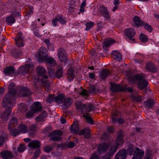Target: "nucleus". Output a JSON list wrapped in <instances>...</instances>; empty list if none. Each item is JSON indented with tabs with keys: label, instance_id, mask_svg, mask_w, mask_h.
<instances>
[{
	"label": "nucleus",
	"instance_id": "f257e3e1",
	"mask_svg": "<svg viewBox=\"0 0 159 159\" xmlns=\"http://www.w3.org/2000/svg\"><path fill=\"white\" fill-rule=\"evenodd\" d=\"M14 86L13 83L10 84L8 87L9 92L4 97L3 105L5 110L2 114L1 118L5 120H7L9 117L11 111V108L13 106L15 102L14 98L16 91L14 89Z\"/></svg>",
	"mask_w": 159,
	"mask_h": 159
},
{
	"label": "nucleus",
	"instance_id": "f03ea898",
	"mask_svg": "<svg viewBox=\"0 0 159 159\" xmlns=\"http://www.w3.org/2000/svg\"><path fill=\"white\" fill-rule=\"evenodd\" d=\"M36 72L39 76V78H40L41 82L43 84L44 88L49 90L50 82L48 81L47 76L45 74L46 70L42 66H39L37 68Z\"/></svg>",
	"mask_w": 159,
	"mask_h": 159
},
{
	"label": "nucleus",
	"instance_id": "7ed1b4c3",
	"mask_svg": "<svg viewBox=\"0 0 159 159\" xmlns=\"http://www.w3.org/2000/svg\"><path fill=\"white\" fill-rule=\"evenodd\" d=\"M144 76L143 75H136L134 77H129V80L133 83H136L137 81L139 82L138 86L139 88L143 89L148 84V82L144 79Z\"/></svg>",
	"mask_w": 159,
	"mask_h": 159
},
{
	"label": "nucleus",
	"instance_id": "20e7f679",
	"mask_svg": "<svg viewBox=\"0 0 159 159\" xmlns=\"http://www.w3.org/2000/svg\"><path fill=\"white\" fill-rule=\"evenodd\" d=\"M122 133V132L121 131L118 132L116 143L115 145L112 146L111 147L109 150V156L110 157L112 156L116 152L119 146L120 145H122L123 143Z\"/></svg>",
	"mask_w": 159,
	"mask_h": 159
},
{
	"label": "nucleus",
	"instance_id": "39448f33",
	"mask_svg": "<svg viewBox=\"0 0 159 159\" xmlns=\"http://www.w3.org/2000/svg\"><path fill=\"white\" fill-rule=\"evenodd\" d=\"M127 151L130 155H131L134 152L132 159H142L144 154V151L140 150L138 148L133 147L132 144L129 145Z\"/></svg>",
	"mask_w": 159,
	"mask_h": 159
},
{
	"label": "nucleus",
	"instance_id": "423d86ee",
	"mask_svg": "<svg viewBox=\"0 0 159 159\" xmlns=\"http://www.w3.org/2000/svg\"><path fill=\"white\" fill-rule=\"evenodd\" d=\"M75 105L77 109L81 112H89L95 109L94 106L93 104L87 103L86 104H83L80 102H76Z\"/></svg>",
	"mask_w": 159,
	"mask_h": 159
},
{
	"label": "nucleus",
	"instance_id": "0eeeda50",
	"mask_svg": "<svg viewBox=\"0 0 159 159\" xmlns=\"http://www.w3.org/2000/svg\"><path fill=\"white\" fill-rule=\"evenodd\" d=\"M45 60L47 63L48 74L51 77L54 76V70L52 68L56 64V61L52 57H47Z\"/></svg>",
	"mask_w": 159,
	"mask_h": 159
},
{
	"label": "nucleus",
	"instance_id": "6e6552de",
	"mask_svg": "<svg viewBox=\"0 0 159 159\" xmlns=\"http://www.w3.org/2000/svg\"><path fill=\"white\" fill-rule=\"evenodd\" d=\"M100 16H102L105 20H109L110 16L107 8L102 5H100L98 7Z\"/></svg>",
	"mask_w": 159,
	"mask_h": 159
},
{
	"label": "nucleus",
	"instance_id": "1a4fd4ad",
	"mask_svg": "<svg viewBox=\"0 0 159 159\" xmlns=\"http://www.w3.org/2000/svg\"><path fill=\"white\" fill-rule=\"evenodd\" d=\"M135 33L134 30L131 28H128L124 31L125 35L127 37L128 41L130 42L134 41V39L132 38L134 36Z\"/></svg>",
	"mask_w": 159,
	"mask_h": 159
},
{
	"label": "nucleus",
	"instance_id": "9d476101",
	"mask_svg": "<svg viewBox=\"0 0 159 159\" xmlns=\"http://www.w3.org/2000/svg\"><path fill=\"white\" fill-rule=\"evenodd\" d=\"M48 55L47 50L45 48H41L39 49L37 57L41 61H45Z\"/></svg>",
	"mask_w": 159,
	"mask_h": 159
},
{
	"label": "nucleus",
	"instance_id": "9b49d317",
	"mask_svg": "<svg viewBox=\"0 0 159 159\" xmlns=\"http://www.w3.org/2000/svg\"><path fill=\"white\" fill-rule=\"evenodd\" d=\"M62 133L61 131L58 130H55L52 132L50 134L51 136L50 138V140L53 141H57L60 140L61 139V137L58 136L61 135Z\"/></svg>",
	"mask_w": 159,
	"mask_h": 159
},
{
	"label": "nucleus",
	"instance_id": "f8f14e48",
	"mask_svg": "<svg viewBox=\"0 0 159 159\" xmlns=\"http://www.w3.org/2000/svg\"><path fill=\"white\" fill-rule=\"evenodd\" d=\"M33 64H27L24 66L20 67L18 68V72L19 74L25 75V73L27 72L29 69L31 68L33 69Z\"/></svg>",
	"mask_w": 159,
	"mask_h": 159
},
{
	"label": "nucleus",
	"instance_id": "ddd939ff",
	"mask_svg": "<svg viewBox=\"0 0 159 159\" xmlns=\"http://www.w3.org/2000/svg\"><path fill=\"white\" fill-rule=\"evenodd\" d=\"M57 55L61 61L65 60L67 57V54L65 49L62 48L58 50Z\"/></svg>",
	"mask_w": 159,
	"mask_h": 159
},
{
	"label": "nucleus",
	"instance_id": "4468645a",
	"mask_svg": "<svg viewBox=\"0 0 159 159\" xmlns=\"http://www.w3.org/2000/svg\"><path fill=\"white\" fill-rule=\"evenodd\" d=\"M22 34L21 33H19L16 38L15 39L16 43L19 47H22L24 45L23 39L22 38Z\"/></svg>",
	"mask_w": 159,
	"mask_h": 159
},
{
	"label": "nucleus",
	"instance_id": "2eb2a0df",
	"mask_svg": "<svg viewBox=\"0 0 159 159\" xmlns=\"http://www.w3.org/2000/svg\"><path fill=\"white\" fill-rule=\"evenodd\" d=\"M126 88L120 86L119 84H114L111 85V90L113 92H115L119 91H125Z\"/></svg>",
	"mask_w": 159,
	"mask_h": 159
},
{
	"label": "nucleus",
	"instance_id": "dca6fc26",
	"mask_svg": "<svg viewBox=\"0 0 159 159\" xmlns=\"http://www.w3.org/2000/svg\"><path fill=\"white\" fill-rule=\"evenodd\" d=\"M41 143L39 141L35 140L30 142L28 144V146L34 149L39 147Z\"/></svg>",
	"mask_w": 159,
	"mask_h": 159
},
{
	"label": "nucleus",
	"instance_id": "f3484780",
	"mask_svg": "<svg viewBox=\"0 0 159 159\" xmlns=\"http://www.w3.org/2000/svg\"><path fill=\"white\" fill-rule=\"evenodd\" d=\"M126 156V151L125 149L119 151L116 154L115 159H125Z\"/></svg>",
	"mask_w": 159,
	"mask_h": 159
},
{
	"label": "nucleus",
	"instance_id": "a211bd4d",
	"mask_svg": "<svg viewBox=\"0 0 159 159\" xmlns=\"http://www.w3.org/2000/svg\"><path fill=\"white\" fill-rule=\"evenodd\" d=\"M115 43V40L112 38L107 39L104 41L103 48L104 49H105V48L112 45Z\"/></svg>",
	"mask_w": 159,
	"mask_h": 159
},
{
	"label": "nucleus",
	"instance_id": "6ab92c4d",
	"mask_svg": "<svg viewBox=\"0 0 159 159\" xmlns=\"http://www.w3.org/2000/svg\"><path fill=\"white\" fill-rule=\"evenodd\" d=\"M70 129L71 132L72 133L79 134V133L80 132V128L77 123H74L71 126Z\"/></svg>",
	"mask_w": 159,
	"mask_h": 159
},
{
	"label": "nucleus",
	"instance_id": "aec40b11",
	"mask_svg": "<svg viewBox=\"0 0 159 159\" xmlns=\"http://www.w3.org/2000/svg\"><path fill=\"white\" fill-rule=\"evenodd\" d=\"M31 109L34 112H36L38 111H41L42 109V107L40 102H36L34 103V104L32 106V108Z\"/></svg>",
	"mask_w": 159,
	"mask_h": 159
},
{
	"label": "nucleus",
	"instance_id": "412c9836",
	"mask_svg": "<svg viewBox=\"0 0 159 159\" xmlns=\"http://www.w3.org/2000/svg\"><path fill=\"white\" fill-rule=\"evenodd\" d=\"M1 156L5 159H11L13 157L12 153L8 151H2L1 153Z\"/></svg>",
	"mask_w": 159,
	"mask_h": 159
},
{
	"label": "nucleus",
	"instance_id": "4be33fe9",
	"mask_svg": "<svg viewBox=\"0 0 159 159\" xmlns=\"http://www.w3.org/2000/svg\"><path fill=\"white\" fill-rule=\"evenodd\" d=\"M67 75L69 81H70L73 80L75 78V75L74 70L73 68L71 67L68 70Z\"/></svg>",
	"mask_w": 159,
	"mask_h": 159
},
{
	"label": "nucleus",
	"instance_id": "5701e85b",
	"mask_svg": "<svg viewBox=\"0 0 159 159\" xmlns=\"http://www.w3.org/2000/svg\"><path fill=\"white\" fill-rule=\"evenodd\" d=\"M108 145L106 143H102L100 144L98 148V152L99 153H102L105 152L107 149Z\"/></svg>",
	"mask_w": 159,
	"mask_h": 159
},
{
	"label": "nucleus",
	"instance_id": "b1692460",
	"mask_svg": "<svg viewBox=\"0 0 159 159\" xmlns=\"http://www.w3.org/2000/svg\"><path fill=\"white\" fill-rule=\"evenodd\" d=\"M84 134V137L86 138H89L90 136V131L88 128H85L82 129L79 133V135Z\"/></svg>",
	"mask_w": 159,
	"mask_h": 159
},
{
	"label": "nucleus",
	"instance_id": "393cba45",
	"mask_svg": "<svg viewBox=\"0 0 159 159\" xmlns=\"http://www.w3.org/2000/svg\"><path fill=\"white\" fill-rule=\"evenodd\" d=\"M143 22L139 17L135 16L134 17L133 23L136 26H142Z\"/></svg>",
	"mask_w": 159,
	"mask_h": 159
},
{
	"label": "nucleus",
	"instance_id": "a878e982",
	"mask_svg": "<svg viewBox=\"0 0 159 159\" xmlns=\"http://www.w3.org/2000/svg\"><path fill=\"white\" fill-rule=\"evenodd\" d=\"M112 121L113 124H115L118 123L120 124H122L123 122V120L121 118L116 119V116L117 114V112L116 113H112Z\"/></svg>",
	"mask_w": 159,
	"mask_h": 159
},
{
	"label": "nucleus",
	"instance_id": "bb28decb",
	"mask_svg": "<svg viewBox=\"0 0 159 159\" xmlns=\"http://www.w3.org/2000/svg\"><path fill=\"white\" fill-rule=\"evenodd\" d=\"M112 55L114 57V59L120 61L122 60V56L119 52L114 51L112 52Z\"/></svg>",
	"mask_w": 159,
	"mask_h": 159
},
{
	"label": "nucleus",
	"instance_id": "cd10ccee",
	"mask_svg": "<svg viewBox=\"0 0 159 159\" xmlns=\"http://www.w3.org/2000/svg\"><path fill=\"white\" fill-rule=\"evenodd\" d=\"M47 115V113L45 112H43L40 114L36 117L35 119L37 121H44Z\"/></svg>",
	"mask_w": 159,
	"mask_h": 159
},
{
	"label": "nucleus",
	"instance_id": "c85d7f7f",
	"mask_svg": "<svg viewBox=\"0 0 159 159\" xmlns=\"http://www.w3.org/2000/svg\"><path fill=\"white\" fill-rule=\"evenodd\" d=\"M63 68L61 65L58 66L56 72V75L58 78L61 77L63 75Z\"/></svg>",
	"mask_w": 159,
	"mask_h": 159
},
{
	"label": "nucleus",
	"instance_id": "c756f323",
	"mask_svg": "<svg viewBox=\"0 0 159 159\" xmlns=\"http://www.w3.org/2000/svg\"><path fill=\"white\" fill-rule=\"evenodd\" d=\"M3 71L6 75H7L14 73L15 70L13 67L9 66L5 68Z\"/></svg>",
	"mask_w": 159,
	"mask_h": 159
},
{
	"label": "nucleus",
	"instance_id": "7c9ffc66",
	"mask_svg": "<svg viewBox=\"0 0 159 159\" xmlns=\"http://www.w3.org/2000/svg\"><path fill=\"white\" fill-rule=\"evenodd\" d=\"M64 98V95L61 94L56 97L55 98V100L56 102L57 103L61 104L63 103Z\"/></svg>",
	"mask_w": 159,
	"mask_h": 159
},
{
	"label": "nucleus",
	"instance_id": "2f4dec72",
	"mask_svg": "<svg viewBox=\"0 0 159 159\" xmlns=\"http://www.w3.org/2000/svg\"><path fill=\"white\" fill-rule=\"evenodd\" d=\"M110 74L109 70L104 69L101 72L100 77L102 79H104L107 77Z\"/></svg>",
	"mask_w": 159,
	"mask_h": 159
},
{
	"label": "nucleus",
	"instance_id": "473e14b6",
	"mask_svg": "<svg viewBox=\"0 0 159 159\" xmlns=\"http://www.w3.org/2000/svg\"><path fill=\"white\" fill-rule=\"evenodd\" d=\"M146 69L151 71L154 72L156 70V67L152 63L148 64L146 66Z\"/></svg>",
	"mask_w": 159,
	"mask_h": 159
},
{
	"label": "nucleus",
	"instance_id": "72a5a7b5",
	"mask_svg": "<svg viewBox=\"0 0 159 159\" xmlns=\"http://www.w3.org/2000/svg\"><path fill=\"white\" fill-rule=\"evenodd\" d=\"M18 129L20 133H25L27 132L28 131L27 126L23 124L19 126Z\"/></svg>",
	"mask_w": 159,
	"mask_h": 159
},
{
	"label": "nucleus",
	"instance_id": "f704fd0d",
	"mask_svg": "<svg viewBox=\"0 0 159 159\" xmlns=\"http://www.w3.org/2000/svg\"><path fill=\"white\" fill-rule=\"evenodd\" d=\"M21 92L22 94L21 95L22 96H28L30 94V90L26 88H23L21 89Z\"/></svg>",
	"mask_w": 159,
	"mask_h": 159
},
{
	"label": "nucleus",
	"instance_id": "c9c22d12",
	"mask_svg": "<svg viewBox=\"0 0 159 159\" xmlns=\"http://www.w3.org/2000/svg\"><path fill=\"white\" fill-rule=\"evenodd\" d=\"M83 116L86 119V120L88 123L91 125H92L93 124L94 121L90 117L89 114L88 113H86V114H84L83 115Z\"/></svg>",
	"mask_w": 159,
	"mask_h": 159
},
{
	"label": "nucleus",
	"instance_id": "e433bc0d",
	"mask_svg": "<svg viewBox=\"0 0 159 159\" xmlns=\"http://www.w3.org/2000/svg\"><path fill=\"white\" fill-rule=\"evenodd\" d=\"M63 103V106H65V108H66L68 107L71 104L70 98H65Z\"/></svg>",
	"mask_w": 159,
	"mask_h": 159
},
{
	"label": "nucleus",
	"instance_id": "4c0bfd02",
	"mask_svg": "<svg viewBox=\"0 0 159 159\" xmlns=\"http://www.w3.org/2000/svg\"><path fill=\"white\" fill-rule=\"evenodd\" d=\"M17 120L16 118H12L10 120L8 124V128L10 129L11 126H15L17 124Z\"/></svg>",
	"mask_w": 159,
	"mask_h": 159
},
{
	"label": "nucleus",
	"instance_id": "58836bf2",
	"mask_svg": "<svg viewBox=\"0 0 159 159\" xmlns=\"http://www.w3.org/2000/svg\"><path fill=\"white\" fill-rule=\"evenodd\" d=\"M31 26L32 29L33 30V33L34 35L36 36H39V31L38 30H35V28H37L36 25L35 24L34 22H33Z\"/></svg>",
	"mask_w": 159,
	"mask_h": 159
},
{
	"label": "nucleus",
	"instance_id": "ea45409f",
	"mask_svg": "<svg viewBox=\"0 0 159 159\" xmlns=\"http://www.w3.org/2000/svg\"><path fill=\"white\" fill-rule=\"evenodd\" d=\"M145 103L146 107L150 108L153 107L154 101L152 100L148 99L145 102Z\"/></svg>",
	"mask_w": 159,
	"mask_h": 159
},
{
	"label": "nucleus",
	"instance_id": "a19ab883",
	"mask_svg": "<svg viewBox=\"0 0 159 159\" xmlns=\"http://www.w3.org/2000/svg\"><path fill=\"white\" fill-rule=\"evenodd\" d=\"M6 21L7 23L9 25L12 24L15 22L14 17L11 16H8L6 18Z\"/></svg>",
	"mask_w": 159,
	"mask_h": 159
},
{
	"label": "nucleus",
	"instance_id": "79ce46f5",
	"mask_svg": "<svg viewBox=\"0 0 159 159\" xmlns=\"http://www.w3.org/2000/svg\"><path fill=\"white\" fill-rule=\"evenodd\" d=\"M56 16L58 21L60 23L62 24H64L66 23V20L63 16L58 15Z\"/></svg>",
	"mask_w": 159,
	"mask_h": 159
},
{
	"label": "nucleus",
	"instance_id": "37998d69",
	"mask_svg": "<svg viewBox=\"0 0 159 159\" xmlns=\"http://www.w3.org/2000/svg\"><path fill=\"white\" fill-rule=\"evenodd\" d=\"M18 108L22 112H24L27 111L28 109L27 106L23 103H21V104L19 106Z\"/></svg>",
	"mask_w": 159,
	"mask_h": 159
},
{
	"label": "nucleus",
	"instance_id": "c03bdc74",
	"mask_svg": "<svg viewBox=\"0 0 159 159\" xmlns=\"http://www.w3.org/2000/svg\"><path fill=\"white\" fill-rule=\"evenodd\" d=\"M45 43L46 44L49 50H50L51 51L54 50L53 45L52 43H50L48 40L47 39H46L45 40Z\"/></svg>",
	"mask_w": 159,
	"mask_h": 159
},
{
	"label": "nucleus",
	"instance_id": "a18cd8bd",
	"mask_svg": "<svg viewBox=\"0 0 159 159\" xmlns=\"http://www.w3.org/2000/svg\"><path fill=\"white\" fill-rule=\"evenodd\" d=\"M142 26H144V28L148 31L151 32L152 30L151 26L149 25L148 23L143 22Z\"/></svg>",
	"mask_w": 159,
	"mask_h": 159
},
{
	"label": "nucleus",
	"instance_id": "49530a36",
	"mask_svg": "<svg viewBox=\"0 0 159 159\" xmlns=\"http://www.w3.org/2000/svg\"><path fill=\"white\" fill-rule=\"evenodd\" d=\"M20 55V53L18 51L14 50L11 51V55L15 58L18 57Z\"/></svg>",
	"mask_w": 159,
	"mask_h": 159
},
{
	"label": "nucleus",
	"instance_id": "de8ad7c7",
	"mask_svg": "<svg viewBox=\"0 0 159 159\" xmlns=\"http://www.w3.org/2000/svg\"><path fill=\"white\" fill-rule=\"evenodd\" d=\"M36 127L35 125H33L30 127L29 129V132L30 134L33 135L35 132Z\"/></svg>",
	"mask_w": 159,
	"mask_h": 159
},
{
	"label": "nucleus",
	"instance_id": "09e8293b",
	"mask_svg": "<svg viewBox=\"0 0 159 159\" xmlns=\"http://www.w3.org/2000/svg\"><path fill=\"white\" fill-rule=\"evenodd\" d=\"M9 131L10 132L11 134L15 136L19 135L20 134L19 132L16 129H10Z\"/></svg>",
	"mask_w": 159,
	"mask_h": 159
},
{
	"label": "nucleus",
	"instance_id": "8fccbe9b",
	"mask_svg": "<svg viewBox=\"0 0 159 159\" xmlns=\"http://www.w3.org/2000/svg\"><path fill=\"white\" fill-rule=\"evenodd\" d=\"M146 159H152L153 155L150 151H147L146 153Z\"/></svg>",
	"mask_w": 159,
	"mask_h": 159
},
{
	"label": "nucleus",
	"instance_id": "3c124183",
	"mask_svg": "<svg viewBox=\"0 0 159 159\" xmlns=\"http://www.w3.org/2000/svg\"><path fill=\"white\" fill-rule=\"evenodd\" d=\"M25 150V145L21 144L19 148H17L18 152H22Z\"/></svg>",
	"mask_w": 159,
	"mask_h": 159
},
{
	"label": "nucleus",
	"instance_id": "603ef678",
	"mask_svg": "<svg viewBox=\"0 0 159 159\" xmlns=\"http://www.w3.org/2000/svg\"><path fill=\"white\" fill-rule=\"evenodd\" d=\"M93 25V23L92 22H89L87 23L86 24V28H85V30L87 31L89 30L92 27Z\"/></svg>",
	"mask_w": 159,
	"mask_h": 159
},
{
	"label": "nucleus",
	"instance_id": "864d4df0",
	"mask_svg": "<svg viewBox=\"0 0 159 159\" xmlns=\"http://www.w3.org/2000/svg\"><path fill=\"white\" fill-rule=\"evenodd\" d=\"M34 112L33 110L31 108L30 110L27 113L26 116L28 118H30L32 117L34 113H35Z\"/></svg>",
	"mask_w": 159,
	"mask_h": 159
},
{
	"label": "nucleus",
	"instance_id": "5fc2aeb1",
	"mask_svg": "<svg viewBox=\"0 0 159 159\" xmlns=\"http://www.w3.org/2000/svg\"><path fill=\"white\" fill-rule=\"evenodd\" d=\"M52 149L51 145H49L45 147L44 148V151L46 152H49Z\"/></svg>",
	"mask_w": 159,
	"mask_h": 159
},
{
	"label": "nucleus",
	"instance_id": "6e6d98bb",
	"mask_svg": "<svg viewBox=\"0 0 159 159\" xmlns=\"http://www.w3.org/2000/svg\"><path fill=\"white\" fill-rule=\"evenodd\" d=\"M58 21L57 19V16L52 20V24L54 27L56 26L57 25V22Z\"/></svg>",
	"mask_w": 159,
	"mask_h": 159
},
{
	"label": "nucleus",
	"instance_id": "4d7b16f0",
	"mask_svg": "<svg viewBox=\"0 0 159 159\" xmlns=\"http://www.w3.org/2000/svg\"><path fill=\"white\" fill-rule=\"evenodd\" d=\"M140 39L142 42H145L147 40L146 36L143 34H141L140 35Z\"/></svg>",
	"mask_w": 159,
	"mask_h": 159
},
{
	"label": "nucleus",
	"instance_id": "13d9d810",
	"mask_svg": "<svg viewBox=\"0 0 159 159\" xmlns=\"http://www.w3.org/2000/svg\"><path fill=\"white\" fill-rule=\"evenodd\" d=\"M89 159H99V155L96 153H94L92 155Z\"/></svg>",
	"mask_w": 159,
	"mask_h": 159
},
{
	"label": "nucleus",
	"instance_id": "bf43d9fd",
	"mask_svg": "<svg viewBox=\"0 0 159 159\" xmlns=\"http://www.w3.org/2000/svg\"><path fill=\"white\" fill-rule=\"evenodd\" d=\"M40 154V150L39 149H37L35 152L34 155V158H36L39 157Z\"/></svg>",
	"mask_w": 159,
	"mask_h": 159
},
{
	"label": "nucleus",
	"instance_id": "052dcab7",
	"mask_svg": "<svg viewBox=\"0 0 159 159\" xmlns=\"http://www.w3.org/2000/svg\"><path fill=\"white\" fill-rule=\"evenodd\" d=\"M53 100V97L52 96L48 97L46 98L47 101L49 103L51 102Z\"/></svg>",
	"mask_w": 159,
	"mask_h": 159
},
{
	"label": "nucleus",
	"instance_id": "680f3d73",
	"mask_svg": "<svg viewBox=\"0 0 159 159\" xmlns=\"http://www.w3.org/2000/svg\"><path fill=\"white\" fill-rule=\"evenodd\" d=\"M75 145L74 143L72 142H70L68 144V147L70 148H72Z\"/></svg>",
	"mask_w": 159,
	"mask_h": 159
},
{
	"label": "nucleus",
	"instance_id": "e2e57ef3",
	"mask_svg": "<svg viewBox=\"0 0 159 159\" xmlns=\"http://www.w3.org/2000/svg\"><path fill=\"white\" fill-rule=\"evenodd\" d=\"M33 81V82L34 83V84H35V82L38 81H40L41 82L40 80V78H34L33 79H32Z\"/></svg>",
	"mask_w": 159,
	"mask_h": 159
},
{
	"label": "nucleus",
	"instance_id": "0e129e2a",
	"mask_svg": "<svg viewBox=\"0 0 159 159\" xmlns=\"http://www.w3.org/2000/svg\"><path fill=\"white\" fill-rule=\"evenodd\" d=\"M87 92L85 90H83L81 92V94L83 96H86L87 94Z\"/></svg>",
	"mask_w": 159,
	"mask_h": 159
},
{
	"label": "nucleus",
	"instance_id": "69168bd1",
	"mask_svg": "<svg viewBox=\"0 0 159 159\" xmlns=\"http://www.w3.org/2000/svg\"><path fill=\"white\" fill-rule=\"evenodd\" d=\"M40 21V20L39 19H38L37 20H35V21L37 22V24H38V25L39 26H40V24H41V25L42 26H43L45 25V23H41L40 22H39L38 23H37V21H38V22H39Z\"/></svg>",
	"mask_w": 159,
	"mask_h": 159
},
{
	"label": "nucleus",
	"instance_id": "338daca9",
	"mask_svg": "<svg viewBox=\"0 0 159 159\" xmlns=\"http://www.w3.org/2000/svg\"><path fill=\"white\" fill-rule=\"evenodd\" d=\"M107 130L109 133H111L114 131L113 128L110 127H107Z\"/></svg>",
	"mask_w": 159,
	"mask_h": 159
},
{
	"label": "nucleus",
	"instance_id": "774afa93",
	"mask_svg": "<svg viewBox=\"0 0 159 159\" xmlns=\"http://www.w3.org/2000/svg\"><path fill=\"white\" fill-rule=\"evenodd\" d=\"M114 4L116 6L119 4V1L118 0H114L113 2Z\"/></svg>",
	"mask_w": 159,
	"mask_h": 159
}]
</instances>
